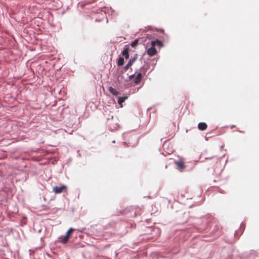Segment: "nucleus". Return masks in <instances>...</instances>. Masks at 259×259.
<instances>
[{
  "instance_id": "obj_10",
  "label": "nucleus",
  "mask_w": 259,
  "mask_h": 259,
  "mask_svg": "<svg viewBox=\"0 0 259 259\" xmlns=\"http://www.w3.org/2000/svg\"><path fill=\"white\" fill-rule=\"evenodd\" d=\"M109 91L114 95H117L119 94V92L115 89L112 87H110L109 88Z\"/></svg>"
},
{
  "instance_id": "obj_13",
  "label": "nucleus",
  "mask_w": 259,
  "mask_h": 259,
  "mask_svg": "<svg viewBox=\"0 0 259 259\" xmlns=\"http://www.w3.org/2000/svg\"><path fill=\"white\" fill-rule=\"evenodd\" d=\"M100 14V15H103V14L102 12H101V13H100V12H98V14Z\"/></svg>"
},
{
  "instance_id": "obj_9",
  "label": "nucleus",
  "mask_w": 259,
  "mask_h": 259,
  "mask_svg": "<svg viewBox=\"0 0 259 259\" xmlns=\"http://www.w3.org/2000/svg\"><path fill=\"white\" fill-rule=\"evenodd\" d=\"M127 96H124L123 97H119L118 98V103L120 105V107H122V103L127 98Z\"/></svg>"
},
{
  "instance_id": "obj_15",
  "label": "nucleus",
  "mask_w": 259,
  "mask_h": 259,
  "mask_svg": "<svg viewBox=\"0 0 259 259\" xmlns=\"http://www.w3.org/2000/svg\"><path fill=\"white\" fill-rule=\"evenodd\" d=\"M94 106H95V107L96 108H97V105H96V104H94Z\"/></svg>"
},
{
  "instance_id": "obj_11",
  "label": "nucleus",
  "mask_w": 259,
  "mask_h": 259,
  "mask_svg": "<svg viewBox=\"0 0 259 259\" xmlns=\"http://www.w3.org/2000/svg\"><path fill=\"white\" fill-rule=\"evenodd\" d=\"M124 63V59L122 57H120L118 59V62H117V65L118 66H122Z\"/></svg>"
},
{
  "instance_id": "obj_3",
  "label": "nucleus",
  "mask_w": 259,
  "mask_h": 259,
  "mask_svg": "<svg viewBox=\"0 0 259 259\" xmlns=\"http://www.w3.org/2000/svg\"><path fill=\"white\" fill-rule=\"evenodd\" d=\"M138 58V55L135 54L133 57H132L128 61L127 64L125 65L124 67V70L125 71H127L133 64V63L135 62V61Z\"/></svg>"
},
{
  "instance_id": "obj_14",
  "label": "nucleus",
  "mask_w": 259,
  "mask_h": 259,
  "mask_svg": "<svg viewBox=\"0 0 259 259\" xmlns=\"http://www.w3.org/2000/svg\"><path fill=\"white\" fill-rule=\"evenodd\" d=\"M134 76V75H132L130 76V78L131 79L133 78V77Z\"/></svg>"
},
{
  "instance_id": "obj_2",
  "label": "nucleus",
  "mask_w": 259,
  "mask_h": 259,
  "mask_svg": "<svg viewBox=\"0 0 259 259\" xmlns=\"http://www.w3.org/2000/svg\"><path fill=\"white\" fill-rule=\"evenodd\" d=\"M175 164L176 165L177 168L181 172L183 171L186 167L185 161L184 159L182 158L176 161Z\"/></svg>"
},
{
  "instance_id": "obj_4",
  "label": "nucleus",
  "mask_w": 259,
  "mask_h": 259,
  "mask_svg": "<svg viewBox=\"0 0 259 259\" xmlns=\"http://www.w3.org/2000/svg\"><path fill=\"white\" fill-rule=\"evenodd\" d=\"M152 47L150 48L147 50V54L149 56L152 57L156 53L157 51L156 49L154 48V46L155 45V41H152Z\"/></svg>"
},
{
  "instance_id": "obj_8",
  "label": "nucleus",
  "mask_w": 259,
  "mask_h": 259,
  "mask_svg": "<svg viewBox=\"0 0 259 259\" xmlns=\"http://www.w3.org/2000/svg\"><path fill=\"white\" fill-rule=\"evenodd\" d=\"M198 127L200 130L204 131L207 128V125L205 122H200L198 123Z\"/></svg>"
},
{
  "instance_id": "obj_12",
  "label": "nucleus",
  "mask_w": 259,
  "mask_h": 259,
  "mask_svg": "<svg viewBox=\"0 0 259 259\" xmlns=\"http://www.w3.org/2000/svg\"><path fill=\"white\" fill-rule=\"evenodd\" d=\"M138 42L139 40L138 39H136L131 43V45L133 48H134L138 45Z\"/></svg>"
},
{
  "instance_id": "obj_5",
  "label": "nucleus",
  "mask_w": 259,
  "mask_h": 259,
  "mask_svg": "<svg viewBox=\"0 0 259 259\" xmlns=\"http://www.w3.org/2000/svg\"><path fill=\"white\" fill-rule=\"evenodd\" d=\"M67 189V186L62 185L61 186H55L53 188V192L55 194H60L62 193L64 190Z\"/></svg>"
},
{
  "instance_id": "obj_1",
  "label": "nucleus",
  "mask_w": 259,
  "mask_h": 259,
  "mask_svg": "<svg viewBox=\"0 0 259 259\" xmlns=\"http://www.w3.org/2000/svg\"><path fill=\"white\" fill-rule=\"evenodd\" d=\"M74 229L72 228H70L66 232L65 235L60 236L58 238L57 241L61 243L62 244H66L68 240L70 237V235L72 231H73Z\"/></svg>"
},
{
  "instance_id": "obj_7",
  "label": "nucleus",
  "mask_w": 259,
  "mask_h": 259,
  "mask_svg": "<svg viewBox=\"0 0 259 259\" xmlns=\"http://www.w3.org/2000/svg\"><path fill=\"white\" fill-rule=\"evenodd\" d=\"M142 77V74L141 73H139L137 75L136 78L134 80V81L135 83V84H139L141 80Z\"/></svg>"
},
{
  "instance_id": "obj_17",
  "label": "nucleus",
  "mask_w": 259,
  "mask_h": 259,
  "mask_svg": "<svg viewBox=\"0 0 259 259\" xmlns=\"http://www.w3.org/2000/svg\"><path fill=\"white\" fill-rule=\"evenodd\" d=\"M95 22H97V19H96V20H95Z\"/></svg>"
},
{
  "instance_id": "obj_6",
  "label": "nucleus",
  "mask_w": 259,
  "mask_h": 259,
  "mask_svg": "<svg viewBox=\"0 0 259 259\" xmlns=\"http://www.w3.org/2000/svg\"><path fill=\"white\" fill-rule=\"evenodd\" d=\"M129 46L126 45L123 51L122 52V55L123 56L125 59H128L129 58Z\"/></svg>"
},
{
  "instance_id": "obj_16",
  "label": "nucleus",
  "mask_w": 259,
  "mask_h": 259,
  "mask_svg": "<svg viewBox=\"0 0 259 259\" xmlns=\"http://www.w3.org/2000/svg\"><path fill=\"white\" fill-rule=\"evenodd\" d=\"M50 18V17H48V18ZM50 21V19H48V21Z\"/></svg>"
}]
</instances>
